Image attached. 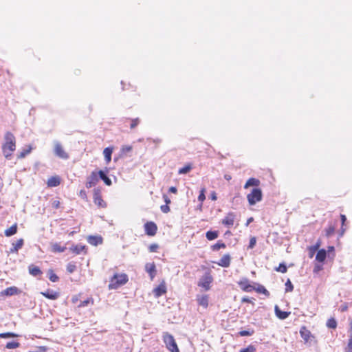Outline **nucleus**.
Segmentation results:
<instances>
[{"label": "nucleus", "mask_w": 352, "mask_h": 352, "mask_svg": "<svg viewBox=\"0 0 352 352\" xmlns=\"http://www.w3.org/2000/svg\"><path fill=\"white\" fill-rule=\"evenodd\" d=\"M76 270V266L73 263H69L67 265V271L69 273H73Z\"/></svg>", "instance_id": "45"}, {"label": "nucleus", "mask_w": 352, "mask_h": 352, "mask_svg": "<svg viewBox=\"0 0 352 352\" xmlns=\"http://www.w3.org/2000/svg\"><path fill=\"white\" fill-rule=\"evenodd\" d=\"M24 243L23 239L16 241V243H12V247L10 249V253H17L19 250L21 249Z\"/></svg>", "instance_id": "15"}, {"label": "nucleus", "mask_w": 352, "mask_h": 352, "mask_svg": "<svg viewBox=\"0 0 352 352\" xmlns=\"http://www.w3.org/2000/svg\"><path fill=\"white\" fill-rule=\"evenodd\" d=\"M140 123V119L139 118H135L131 120V129H134L135 126L138 125Z\"/></svg>", "instance_id": "51"}, {"label": "nucleus", "mask_w": 352, "mask_h": 352, "mask_svg": "<svg viewBox=\"0 0 352 352\" xmlns=\"http://www.w3.org/2000/svg\"><path fill=\"white\" fill-rule=\"evenodd\" d=\"M197 301L199 305L206 308L208 306V296L203 295L197 297Z\"/></svg>", "instance_id": "27"}, {"label": "nucleus", "mask_w": 352, "mask_h": 352, "mask_svg": "<svg viewBox=\"0 0 352 352\" xmlns=\"http://www.w3.org/2000/svg\"><path fill=\"white\" fill-rule=\"evenodd\" d=\"M224 178L227 180V181H230L231 179H232V177L230 175H228V174H226L224 175Z\"/></svg>", "instance_id": "64"}, {"label": "nucleus", "mask_w": 352, "mask_h": 352, "mask_svg": "<svg viewBox=\"0 0 352 352\" xmlns=\"http://www.w3.org/2000/svg\"><path fill=\"white\" fill-rule=\"evenodd\" d=\"M241 302H248V303H253L252 298L251 299L247 296L243 297L241 300Z\"/></svg>", "instance_id": "55"}, {"label": "nucleus", "mask_w": 352, "mask_h": 352, "mask_svg": "<svg viewBox=\"0 0 352 352\" xmlns=\"http://www.w3.org/2000/svg\"><path fill=\"white\" fill-rule=\"evenodd\" d=\"M238 284L240 288L245 292H251L254 289V287L250 284L249 280L246 278L241 280Z\"/></svg>", "instance_id": "9"}, {"label": "nucleus", "mask_w": 352, "mask_h": 352, "mask_svg": "<svg viewBox=\"0 0 352 352\" xmlns=\"http://www.w3.org/2000/svg\"><path fill=\"white\" fill-rule=\"evenodd\" d=\"M219 236V232L217 230H209L206 233V237L208 240L212 241L217 239Z\"/></svg>", "instance_id": "31"}, {"label": "nucleus", "mask_w": 352, "mask_h": 352, "mask_svg": "<svg viewBox=\"0 0 352 352\" xmlns=\"http://www.w3.org/2000/svg\"><path fill=\"white\" fill-rule=\"evenodd\" d=\"M260 184V181L256 178H250L244 185V188H248L250 186H258Z\"/></svg>", "instance_id": "25"}, {"label": "nucleus", "mask_w": 352, "mask_h": 352, "mask_svg": "<svg viewBox=\"0 0 352 352\" xmlns=\"http://www.w3.org/2000/svg\"><path fill=\"white\" fill-rule=\"evenodd\" d=\"M18 293V289L16 287H10L6 288V289L3 290L0 293V296H13Z\"/></svg>", "instance_id": "18"}, {"label": "nucleus", "mask_w": 352, "mask_h": 352, "mask_svg": "<svg viewBox=\"0 0 352 352\" xmlns=\"http://www.w3.org/2000/svg\"><path fill=\"white\" fill-rule=\"evenodd\" d=\"M204 191L205 190L204 189H202L198 196V200L201 202H203L205 199H206V196H205V194H204Z\"/></svg>", "instance_id": "52"}, {"label": "nucleus", "mask_w": 352, "mask_h": 352, "mask_svg": "<svg viewBox=\"0 0 352 352\" xmlns=\"http://www.w3.org/2000/svg\"><path fill=\"white\" fill-rule=\"evenodd\" d=\"M54 152L56 156L63 160H67L69 155L65 151L59 142H54Z\"/></svg>", "instance_id": "6"}, {"label": "nucleus", "mask_w": 352, "mask_h": 352, "mask_svg": "<svg viewBox=\"0 0 352 352\" xmlns=\"http://www.w3.org/2000/svg\"><path fill=\"white\" fill-rule=\"evenodd\" d=\"M300 334L302 338L305 342H307L309 339L311 333L308 329H306L305 327H302L300 330Z\"/></svg>", "instance_id": "28"}, {"label": "nucleus", "mask_w": 352, "mask_h": 352, "mask_svg": "<svg viewBox=\"0 0 352 352\" xmlns=\"http://www.w3.org/2000/svg\"><path fill=\"white\" fill-rule=\"evenodd\" d=\"M168 204L162 205L160 207V209L162 212L168 213L170 211V207L168 206Z\"/></svg>", "instance_id": "53"}, {"label": "nucleus", "mask_w": 352, "mask_h": 352, "mask_svg": "<svg viewBox=\"0 0 352 352\" xmlns=\"http://www.w3.org/2000/svg\"><path fill=\"white\" fill-rule=\"evenodd\" d=\"M163 341L165 343L166 348L170 352H179L175 340L171 334L168 332H164L163 333Z\"/></svg>", "instance_id": "3"}, {"label": "nucleus", "mask_w": 352, "mask_h": 352, "mask_svg": "<svg viewBox=\"0 0 352 352\" xmlns=\"http://www.w3.org/2000/svg\"><path fill=\"white\" fill-rule=\"evenodd\" d=\"M48 275H49V279L52 281V282H56L58 280V276L54 273V271L52 270H50L48 271Z\"/></svg>", "instance_id": "38"}, {"label": "nucleus", "mask_w": 352, "mask_h": 352, "mask_svg": "<svg viewBox=\"0 0 352 352\" xmlns=\"http://www.w3.org/2000/svg\"><path fill=\"white\" fill-rule=\"evenodd\" d=\"M17 336H18L17 334L12 333V332H7V333H0V338H15Z\"/></svg>", "instance_id": "39"}, {"label": "nucleus", "mask_w": 352, "mask_h": 352, "mask_svg": "<svg viewBox=\"0 0 352 352\" xmlns=\"http://www.w3.org/2000/svg\"><path fill=\"white\" fill-rule=\"evenodd\" d=\"M325 232L326 236L327 237H330L331 235L333 234L335 232V228L333 226H329L327 229H326Z\"/></svg>", "instance_id": "47"}, {"label": "nucleus", "mask_w": 352, "mask_h": 352, "mask_svg": "<svg viewBox=\"0 0 352 352\" xmlns=\"http://www.w3.org/2000/svg\"><path fill=\"white\" fill-rule=\"evenodd\" d=\"M128 281V276L125 274H116L111 278L110 283L109 285V289H116L120 286L126 284Z\"/></svg>", "instance_id": "2"}, {"label": "nucleus", "mask_w": 352, "mask_h": 352, "mask_svg": "<svg viewBox=\"0 0 352 352\" xmlns=\"http://www.w3.org/2000/svg\"><path fill=\"white\" fill-rule=\"evenodd\" d=\"M322 270V267L318 265H316L315 267H314V272H319L320 270Z\"/></svg>", "instance_id": "60"}, {"label": "nucleus", "mask_w": 352, "mask_h": 352, "mask_svg": "<svg viewBox=\"0 0 352 352\" xmlns=\"http://www.w3.org/2000/svg\"><path fill=\"white\" fill-rule=\"evenodd\" d=\"M166 292V286L163 284H160L153 290V293H154L155 296L157 297L162 296Z\"/></svg>", "instance_id": "22"}, {"label": "nucleus", "mask_w": 352, "mask_h": 352, "mask_svg": "<svg viewBox=\"0 0 352 352\" xmlns=\"http://www.w3.org/2000/svg\"><path fill=\"white\" fill-rule=\"evenodd\" d=\"M236 215L233 212H229L228 215L222 220V223L228 227H231L234 225V219Z\"/></svg>", "instance_id": "11"}, {"label": "nucleus", "mask_w": 352, "mask_h": 352, "mask_svg": "<svg viewBox=\"0 0 352 352\" xmlns=\"http://www.w3.org/2000/svg\"><path fill=\"white\" fill-rule=\"evenodd\" d=\"M158 248H159V245L157 244L153 243V244L150 245V246L148 247V250H149V252H156Z\"/></svg>", "instance_id": "49"}, {"label": "nucleus", "mask_w": 352, "mask_h": 352, "mask_svg": "<svg viewBox=\"0 0 352 352\" xmlns=\"http://www.w3.org/2000/svg\"><path fill=\"white\" fill-rule=\"evenodd\" d=\"M327 257V251L324 249L319 250L316 256V260L318 262L322 263Z\"/></svg>", "instance_id": "24"}, {"label": "nucleus", "mask_w": 352, "mask_h": 352, "mask_svg": "<svg viewBox=\"0 0 352 352\" xmlns=\"http://www.w3.org/2000/svg\"><path fill=\"white\" fill-rule=\"evenodd\" d=\"M5 143L2 146L3 153L6 159H10L12 153L16 148V140L14 135L10 132H7L4 136Z\"/></svg>", "instance_id": "1"}, {"label": "nucleus", "mask_w": 352, "mask_h": 352, "mask_svg": "<svg viewBox=\"0 0 352 352\" xmlns=\"http://www.w3.org/2000/svg\"><path fill=\"white\" fill-rule=\"evenodd\" d=\"M28 269L30 274L33 276H41L43 274L40 268L36 265H30Z\"/></svg>", "instance_id": "23"}, {"label": "nucleus", "mask_w": 352, "mask_h": 352, "mask_svg": "<svg viewBox=\"0 0 352 352\" xmlns=\"http://www.w3.org/2000/svg\"><path fill=\"white\" fill-rule=\"evenodd\" d=\"M80 196L82 198H85L86 197V192L84 190H81L80 191Z\"/></svg>", "instance_id": "62"}, {"label": "nucleus", "mask_w": 352, "mask_h": 352, "mask_svg": "<svg viewBox=\"0 0 352 352\" xmlns=\"http://www.w3.org/2000/svg\"><path fill=\"white\" fill-rule=\"evenodd\" d=\"M257 287H254V289L256 292L263 294L267 296H270V292L265 289V287L260 284H256Z\"/></svg>", "instance_id": "32"}, {"label": "nucleus", "mask_w": 352, "mask_h": 352, "mask_svg": "<svg viewBox=\"0 0 352 352\" xmlns=\"http://www.w3.org/2000/svg\"><path fill=\"white\" fill-rule=\"evenodd\" d=\"M327 327L330 329H336L337 327V322L333 318H329L327 322Z\"/></svg>", "instance_id": "36"}, {"label": "nucleus", "mask_w": 352, "mask_h": 352, "mask_svg": "<svg viewBox=\"0 0 352 352\" xmlns=\"http://www.w3.org/2000/svg\"><path fill=\"white\" fill-rule=\"evenodd\" d=\"M276 316L280 320L286 319L290 314V312L281 311L278 305L274 307Z\"/></svg>", "instance_id": "17"}, {"label": "nucleus", "mask_w": 352, "mask_h": 352, "mask_svg": "<svg viewBox=\"0 0 352 352\" xmlns=\"http://www.w3.org/2000/svg\"><path fill=\"white\" fill-rule=\"evenodd\" d=\"M294 290V286L289 279L285 283V292H291Z\"/></svg>", "instance_id": "42"}, {"label": "nucleus", "mask_w": 352, "mask_h": 352, "mask_svg": "<svg viewBox=\"0 0 352 352\" xmlns=\"http://www.w3.org/2000/svg\"><path fill=\"white\" fill-rule=\"evenodd\" d=\"M319 247H320V243H317L316 245L309 248V251H310V254H311L310 257H312L316 251H318Z\"/></svg>", "instance_id": "44"}, {"label": "nucleus", "mask_w": 352, "mask_h": 352, "mask_svg": "<svg viewBox=\"0 0 352 352\" xmlns=\"http://www.w3.org/2000/svg\"><path fill=\"white\" fill-rule=\"evenodd\" d=\"M345 349H352V338L349 339L348 344Z\"/></svg>", "instance_id": "58"}, {"label": "nucleus", "mask_w": 352, "mask_h": 352, "mask_svg": "<svg viewBox=\"0 0 352 352\" xmlns=\"http://www.w3.org/2000/svg\"><path fill=\"white\" fill-rule=\"evenodd\" d=\"M168 191H169L170 192H171V193L176 194V193H177V188H176V187H175V186H171V187H170V188H169Z\"/></svg>", "instance_id": "56"}, {"label": "nucleus", "mask_w": 352, "mask_h": 352, "mask_svg": "<svg viewBox=\"0 0 352 352\" xmlns=\"http://www.w3.org/2000/svg\"><path fill=\"white\" fill-rule=\"evenodd\" d=\"M210 197H211V199L212 200H217V195L215 193V192H212L210 195Z\"/></svg>", "instance_id": "61"}, {"label": "nucleus", "mask_w": 352, "mask_h": 352, "mask_svg": "<svg viewBox=\"0 0 352 352\" xmlns=\"http://www.w3.org/2000/svg\"><path fill=\"white\" fill-rule=\"evenodd\" d=\"M17 229H18L17 224L14 223L10 228H9L8 229H6L4 232V234L8 237L13 236L14 234H15L17 232Z\"/></svg>", "instance_id": "26"}, {"label": "nucleus", "mask_w": 352, "mask_h": 352, "mask_svg": "<svg viewBox=\"0 0 352 352\" xmlns=\"http://www.w3.org/2000/svg\"><path fill=\"white\" fill-rule=\"evenodd\" d=\"M256 351V347L254 345H249L246 348L241 349L239 352H255Z\"/></svg>", "instance_id": "43"}, {"label": "nucleus", "mask_w": 352, "mask_h": 352, "mask_svg": "<svg viewBox=\"0 0 352 352\" xmlns=\"http://www.w3.org/2000/svg\"><path fill=\"white\" fill-rule=\"evenodd\" d=\"M144 230L147 235L153 236L155 235L157 230V227L154 222L148 221L144 224Z\"/></svg>", "instance_id": "7"}, {"label": "nucleus", "mask_w": 352, "mask_h": 352, "mask_svg": "<svg viewBox=\"0 0 352 352\" xmlns=\"http://www.w3.org/2000/svg\"><path fill=\"white\" fill-rule=\"evenodd\" d=\"M192 169V166L190 164L186 165L183 168H180L178 171L179 174H186Z\"/></svg>", "instance_id": "40"}, {"label": "nucleus", "mask_w": 352, "mask_h": 352, "mask_svg": "<svg viewBox=\"0 0 352 352\" xmlns=\"http://www.w3.org/2000/svg\"><path fill=\"white\" fill-rule=\"evenodd\" d=\"M47 186L50 187H56L60 184V179L58 177H52L47 181Z\"/></svg>", "instance_id": "30"}, {"label": "nucleus", "mask_w": 352, "mask_h": 352, "mask_svg": "<svg viewBox=\"0 0 352 352\" xmlns=\"http://www.w3.org/2000/svg\"><path fill=\"white\" fill-rule=\"evenodd\" d=\"M41 294L45 298L50 300H56L59 297L58 292H54L51 289H47V291L41 292Z\"/></svg>", "instance_id": "14"}, {"label": "nucleus", "mask_w": 352, "mask_h": 352, "mask_svg": "<svg viewBox=\"0 0 352 352\" xmlns=\"http://www.w3.org/2000/svg\"><path fill=\"white\" fill-rule=\"evenodd\" d=\"M132 150V146H124L122 148L121 151L122 153H126L130 152Z\"/></svg>", "instance_id": "54"}, {"label": "nucleus", "mask_w": 352, "mask_h": 352, "mask_svg": "<svg viewBox=\"0 0 352 352\" xmlns=\"http://www.w3.org/2000/svg\"><path fill=\"white\" fill-rule=\"evenodd\" d=\"M107 173H108V170H107L106 171L100 170L97 173V174H98V177L100 179H101L106 185L111 186L112 182H111V179L108 177L107 175Z\"/></svg>", "instance_id": "12"}, {"label": "nucleus", "mask_w": 352, "mask_h": 352, "mask_svg": "<svg viewBox=\"0 0 352 352\" xmlns=\"http://www.w3.org/2000/svg\"><path fill=\"white\" fill-rule=\"evenodd\" d=\"M87 241L92 245H98L102 243V238L98 236H89L87 239Z\"/></svg>", "instance_id": "20"}, {"label": "nucleus", "mask_w": 352, "mask_h": 352, "mask_svg": "<svg viewBox=\"0 0 352 352\" xmlns=\"http://www.w3.org/2000/svg\"><path fill=\"white\" fill-rule=\"evenodd\" d=\"M276 271L281 272V273H285L287 272V265L284 263H281L279 264V266L276 267Z\"/></svg>", "instance_id": "41"}, {"label": "nucleus", "mask_w": 352, "mask_h": 352, "mask_svg": "<svg viewBox=\"0 0 352 352\" xmlns=\"http://www.w3.org/2000/svg\"><path fill=\"white\" fill-rule=\"evenodd\" d=\"M32 146H28V148L26 149H23L22 151H21L18 155V158L21 159L24 158L28 154H29L32 151Z\"/></svg>", "instance_id": "34"}, {"label": "nucleus", "mask_w": 352, "mask_h": 352, "mask_svg": "<svg viewBox=\"0 0 352 352\" xmlns=\"http://www.w3.org/2000/svg\"><path fill=\"white\" fill-rule=\"evenodd\" d=\"M163 198H164V200L166 204H169L170 203V200L166 195H164Z\"/></svg>", "instance_id": "59"}, {"label": "nucleus", "mask_w": 352, "mask_h": 352, "mask_svg": "<svg viewBox=\"0 0 352 352\" xmlns=\"http://www.w3.org/2000/svg\"><path fill=\"white\" fill-rule=\"evenodd\" d=\"M145 270L153 279L156 275V267L154 263H148L145 265Z\"/></svg>", "instance_id": "13"}, {"label": "nucleus", "mask_w": 352, "mask_h": 352, "mask_svg": "<svg viewBox=\"0 0 352 352\" xmlns=\"http://www.w3.org/2000/svg\"><path fill=\"white\" fill-rule=\"evenodd\" d=\"M94 202L100 208H106L107 204L100 195V190L94 189Z\"/></svg>", "instance_id": "10"}, {"label": "nucleus", "mask_w": 352, "mask_h": 352, "mask_svg": "<svg viewBox=\"0 0 352 352\" xmlns=\"http://www.w3.org/2000/svg\"><path fill=\"white\" fill-rule=\"evenodd\" d=\"M349 338H352V320L349 322Z\"/></svg>", "instance_id": "57"}, {"label": "nucleus", "mask_w": 352, "mask_h": 352, "mask_svg": "<svg viewBox=\"0 0 352 352\" xmlns=\"http://www.w3.org/2000/svg\"><path fill=\"white\" fill-rule=\"evenodd\" d=\"M51 251L54 253L63 252L67 249L65 246H60L58 243H50Z\"/></svg>", "instance_id": "21"}, {"label": "nucleus", "mask_w": 352, "mask_h": 352, "mask_svg": "<svg viewBox=\"0 0 352 352\" xmlns=\"http://www.w3.org/2000/svg\"><path fill=\"white\" fill-rule=\"evenodd\" d=\"M91 302L93 304V299L92 298H87V299H86L85 300L81 301L80 302L79 305H78V307H86L89 304H90Z\"/></svg>", "instance_id": "46"}, {"label": "nucleus", "mask_w": 352, "mask_h": 352, "mask_svg": "<svg viewBox=\"0 0 352 352\" xmlns=\"http://www.w3.org/2000/svg\"><path fill=\"white\" fill-rule=\"evenodd\" d=\"M69 250L75 254H80L83 251L86 253V246L81 244L73 245L69 248Z\"/></svg>", "instance_id": "19"}, {"label": "nucleus", "mask_w": 352, "mask_h": 352, "mask_svg": "<svg viewBox=\"0 0 352 352\" xmlns=\"http://www.w3.org/2000/svg\"><path fill=\"white\" fill-rule=\"evenodd\" d=\"M19 346H20L19 342H16V341H11V342H8L6 344V347L8 349H12L18 348Z\"/></svg>", "instance_id": "37"}, {"label": "nucleus", "mask_w": 352, "mask_h": 352, "mask_svg": "<svg viewBox=\"0 0 352 352\" xmlns=\"http://www.w3.org/2000/svg\"><path fill=\"white\" fill-rule=\"evenodd\" d=\"M231 257L230 254H225L217 263L219 266L223 267H228L230 265Z\"/></svg>", "instance_id": "16"}, {"label": "nucleus", "mask_w": 352, "mask_h": 352, "mask_svg": "<svg viewBox=\"0 0 352 352\" xmlns=\"http://www.w3.org/2000/svg\"><path fill=\"white\" fill-rule=\"evenodd\" d=\"M340 217H341L342 223L343 225L344 223V222L346 221V217L344 214H341Z\"/></svg>", "instance_id": "63"}, {"label": "nucleus", "mask_w": 352, "mask_h": 352, "mask_svg": "<svg viewBox=\"0 0 352 352\" xmlns=\"http://www.w3.org/2000/svg\"><path fill=\"white\" fill-rule=\"evenodd\" d=\"M99 181V178L96 172H92L91 174L87 177L86 182V187L90 188L95 186Z\"/></svg>", "instance_id": "8"}, {"label": "nucleus", "mask_w": 352, "mask_h": 352, "mask_svg": "<svg viewBox=\"0 0 352 352\" xmlns=\"http://www.w3.org/2000/svg\"><path fill=\"white\" fill-rule=\"evenodd\" d=\"M213 282V277L210 272H205L204 274L199 278L197 283L199 287L204 289L205 291H208L210 289V284Z\"/></svg>", "instance_id": "5"}, {"label": "nucleus", "mask_w": 352, "mask_h": 352, "mask_svg": "<svg viewBox=\"0 0 352 352\" xmlns=\"http://www.w3.org/2000/svg\"><path fill=\"white\" fill-rule=\"evenodd\" d=\"M254 333V330L253 329H249L248 330H243L239 332V335L240 336H250Z\"/></svg>", "instance_id": "35"}, {"label": "nucleus", "mask_w": 352, "mask_h": 352, "mask_svg": "<svg viewBox=\"0 0 352 352\" xmlns=\"http://www.w3.org/2000/svg\"><path fill=\"white\" fill-rule=\"evenodd\" d=\"M263 193L260 188H253L250 194L248 195L247 199L248 203L251 206L255 205L257 202L262 200Z\"/></svg>", "instance_id": "4"}, {"label": "nucleus", "mask_w": 352, "mask_h": 352, "mask_svg": "<svg viewBox=\"0 0 352 352\" xmlns=\"http://www.w3.org/2000/svg\"><path fill=\"white\" fill-rule=\"evenodd\" d=\"M226 247V244L221 241H218L217 243L211 246V249L212 251H218L221 248H225Z\"/></svg>", "instance_id": "33"}, {"label": "nucleus", "mask_w": 352, "mask_h": 352, "mask_svg": "<svg viewBox=\"0 0 352 352\" xmlns=\"http://www.w3.org/2000/svg\"><path fill=\"white\" fill-rule=\"evenodd\" d=\"M256 243V239L255 236H252L250 239L248 248L252 249L254 248Z\"/></svg>", "instance_id": "48"}, {"label": "nucleus", "mask_w": 352, "mask_h": 352, "mask_svg": "<svg viewBox=\"0 0 352 352\" xmlns=\"http://www.w3.org/2000/svg\"><path fill=\"white\" fill-rule=\"evenodd\" d=\"M47 350V347L44 346L36 347L31 352H45Z\"/></svg>", "instance_id": "50"}, {"label": "nucleus", "mask_w": 352, "mask_h": 352, "mask_svg": "<svg viewBox=\"0 0 352 352\" xmlns=\"http://www.w3.org/2000/svg\"><path fill=\"white\" fill-rule=\"evenodd\" d=\"M112 152L113 149L110 147H107L103 151V154L104 156V159L107 162V164H109L111 160Z\"/></svg>", "instance_id": "29"}]
</instances>
